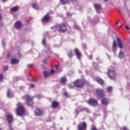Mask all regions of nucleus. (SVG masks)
Returning <instances> with one entry per match:
<instances>
[{
	"mask_svg": "<svg viewBox=\"0 0 130 130\" xmlns=\"http://www.w3.org/2000/svg\"><path fill=\"white\" fill-rule=\"evenodd\" d=\"M4 78V75L3 74H0V81H2L3 78Z\"/></svg>",
	"mask_w": 130,
	"mask_h": 130,
	"instance_id": "58836bf2",
	"label": "nucleus"
},
{
	"mask_svg": "<svg viewBox=\"0 0 130 130\" xmlns=\"http://www.w3.org/2000/svg\"><path fill=\"white\" fill-rule=\"evenodd\" d=\"M116 46H117V45L116 44V41H115V40L113 41V46L112 47L113 48H116Z\"/></svg>",
	"mask_w": 130,
	"mask_h": 130,
	"instance_id": "cd10ccee",
	"label": "nucleus"
},
{
	"mask_svg": "<svg viewBox=\"0 0 130 130\" xmlns=\"http://www.w3.org/2000/svg\"><path fill=\"white\" fill-rule=\"evenodd\" d=\"M9 128L10 130H14V129L13 128V127L12 126V124H9Z\"/></svg>",
	"mask_w": 130,
	"mask_h": 130,
	"instance_id": "79ce46f5",
	"label": "nucleus"
},
{
	"mask_svg": "<svg viewBox=\"0 0 130 130\" xmlns=\"http://www.w3.org/2000/svg\"><path fill=\"white\" fill-rule=\"evenodd\" d=\"M59 106V103L56 101H53L52 102L51 107L54 109H55L57 107Z\"/></svg>",
	"mask_w": 130,
	"mask_h": 130,
	"instance_id": "2eb2a0df",
	"label": "nucleus"
},
{
	"mask_svg": "<svg viewBox=\"0 0 130 130\" xmlns=\"http://www.w3.org/2000/svg\"><path fill=\"white\" fill-rule=\"evenodd\" d=\"M107 92L108 93H111L112 92V86H108L107 88Z\"/></svg>",
	"mask_w": 130,
	"mask_h": 130,
	"instance_id": "393cba45",
	"label": "nucleus"
},
{
	"mask_svg": "<svg viewBox=\"0 0 130 130\" xmlns=\"http://www.w3.org/2000/svg\"><path fill=\"white\" fill-rule=\"evenodd\" d=\"M88 103L89 105H90V106H93V107H95V106H97V105H98V102H97V100L94 99H89L88 101Z\"/></svg>",
	"mask_w": 130,
	"mask_h": 130,
	"instance_id": "39448f33",
	"label": "nucleus"
},
{
	"mask_svg": "<svg viewBox=\"0 0 130 130\" xmlns=\"http://www.w3.org/2000/svg\"><path fill=\"white\" fill-rule=\"evenodd\" d=\"M120 130H128V129L126 126H124L121 127Z\"/></svg>",
	"mask_w": 130,
	"mask_h": 130,
	"instance_id": "e433bc0d",
	"label": "nucleus"
},
{
	"mask_svg": "<svg viewBox=\"0 0 130 130\" xmlns=\"http://www.w3.org/2000/svg\"><path fill=\"white\" fill-rule=\"evenodd\" d=\"M3 23H0V26H3Z\"/></svg>",
	"mask_w": 130,
	"mask_h": 130,
	"instance_id": "603ef678",
	"label": "nucleus"
},
{
	"mask_svg": "<svg viewBox=\"0 0 130 130\" xmlns=\"http://www.w3.org/2000/svg\"><path fill=\"white\" fill-rule=\"evenodd\" d=\"M55 27L56 30L60 33H64L68 30L67 25L64 23L56 24Z\"/></svg>",
	"mask_w": 130,
	"mask_h": 130,
	"instance_id": "f03ea898",
	"label": "nucleus"
},
{
	"mask_svg": "<svg viewBox=\"0 0 130 130\" xmlns=\"http://www.w3.org/2000/svg\"><path fill=\"white\" fill-rule=\"evenodd\" d=\"M8 0H3V2H4V3H5V2H7Z\"/></svg>",
	"mask_w": 130,
	"mask_h": 130,
	"instance_id": "3c124183",
	"label": "nucleus"
},
{
	"mask_svg": "<svg viewBox=\"0 0 130 130\" xmlns=\"http://www.w3.org/2000/svg\"><path fill=\"white\" fill-rule=\"evenodd\" d=\"M118 56L119 58H123L124 57V54H123V52L122 51H120L119 53Z\"/></svg>",
	"mask_w": 130,
	"mask_h": 130,
	"instance_id": "4be33fe9",
	"label": "nucleus"
},
{
	"mask_svg": "<svg viewBox=\"0 0 130 130\" xmlns=\"http://www.w3.org/2000/svg\"><path fill=\"white\" fill-rule=\"evenodd\" d=\"M27 79H28V81H33L34 82H36V81H37V80H36V79L32 78L31 76H28L27 77Z\"/></svg>",
	"mask_w": 130,
	"mask_h": 130,
	"instance_id": "a878e982",
	"label": "nucleus"
},
{
	"mask_svg": "<svg viewBox=\"0 0 130 130\" xmlns=\"http://www.w3.org/2000/svg\"><path fill=\"white\" fill-rule=\"evenodd\" d=\"M74 85L75 87H77V88H82L84 86L83 82H74Z\"/></svg>",
	"mask_w": 130,
	"mask_h": 130,
	"instance_id": "9d476101",
	"label": "nucleus"
},
{
	"mask_svg": "<svg viewBox=\"0 0 130 130\" xmlns=\"http://www.w3.org/2000/svg\"><path fill=\"white\" fill-rule=\"evenodd\" d=\"M6 119L8 123L11 124L14 121V117L12 114H8L6 115Z\"/></svg>",
	"mask_w": 130,
	"mask_h": 130,
	"instance_id": "0eeeda50",
	"label": "nucleus"
},
{
	"mask_svg": "<svg viewBox=\"0 0 130 130\" xmlns=\"http://www.w3.org/2000/svg\"><path fill=\"white\" fill-rule=\"evenodd\" d=\"M11 61L12 64H17V63H19V59H18L12 58Z\"/></svg>",
	"mask_w": 130,
	"mask_h": 130,
	"instance_id": "f3484780",
	"label": "nucleus"
},
{
	"mask_svg": "<svg viewBox=\"0 0 130 130\" xmlns=\"http://www.w3.org/2000/svg\"><path fill=\"white\" fill-rule=\"evenodd\" d=\"M99 83L100 85H103V84H104V82H99Z\"/></svg>",
	"mask_w": 130,
	"mask_h": 130,
	"instance_id": "de8ad7c7",
	"label": "nucleus"
},
{
	"mask_svg": "<svg viewBox=\"0 0 130 130\" xmlns=\"http://www.w3.org/2000/svg\"><path fill=\"white\" fill-rule=\"evenodd\" d=\"M7 96L9 98H10V96H11V90L10 89H8L7 90Z\"/></svg>",
	"mask_w": 130,
	"mask_h": 130,
	"instance_id": "2f4dec72",
	"label": "nucleus"
},
{
	"mask_svg": "<svg viewBox=\"0 0 130 130\" xmlns=\"http://www.w3.org/2000/svg\"><path fill=\"white\" fill-rule=\"evenodd\" d=\"M105 2H108V0H104Z\"/></svg>",
	"mask_w": 130,
	"mask_h": 130,
	"instance_id": "5fc2aeb1",
	"label": "nucleus"
},
{
	"mask_svg": "<svg viewBox=\"0 0 130 130\" xmlns=\"http://www.w3.org/2000/svg\"><path fill=\"white\" fill-rule=\"evenodd\" d=\"M125 27L126 30H129V27H128V26L125 25Z\"/></svg>",
	"mask_w": 130,
	"mask_h": 130,
	"instance_id": "a18cd8bd",
	"label": "nucleus"
},
{
	"mask_svg": "<svg viewBox=\"0 0 130 130\" xmlns=\"http://www.w3.org/2000/svg\"><path fill=\"white\" fill-rule=\"evenodd\" d=\"M43 111H42L40 109H37L35 111V114L37 116H40L42 115Z\"/></svg>",
	"mask_w": 130,
	"mask_h": 130,
	"instance_id": "f8f14e48",
	"label": "nucleus"
},
{
	"mask_svg": "<svg viewBox=\"0 0 130 130\" xmlns=\"http://www.w3.org/2000/svg\"><path fill=\"white\" fill-rule=\"evenodd\" d=\"M68 56L70 58H72V57L74 56V53H73V51L72 50H69L68 52Z\"/></svg>",
	"mask_w": 130,
	"mask_h": 130,
	"instance_id": "aec40b11",
	"label": "nucleus"
},
{
	"mask_svg": "<svg viewBox=\"0 0 130 130\" xmlns=\"http://www.w3.org/2000/svg\"><path fill=\"white\" fill-rule=\"evenodd\" d=\"M32 8L36 10H38V9H39V6L37 3H35L32 5Z\"/></svg>",
	"mask_w": 130,
	"mask_h": 130,
	"instance_id": "5701e85b",
	"label": "nucleus"
},
{
	"mask_svg": "<svg viewBox=\"0 0 130 130\" xmlns=\"http://www.w3.org/2000/svg\"><path fill=\"white\" fill-rule=\"evenodd\" d=\"M60 2L62 5H66V4L69 3V0H60Z\"/></svg>",
	"mask_w": 130,
	"mask_h": 130,
	"instance_id": "bb28decb",
	"label": "nucleus"
},
{
	"mask_svg": "<svg viewBox=\"0 0 130 130\" xmlns=\"http://www.w3.org/2000/svg\"><path fill=\"white\" fill-rule=\"evenodd\" d=\"M42 45H46V39H43L42 40Z\"/></svg>",
	"mask_w": 130,
	"mask_h": 130,
	"instance_id": "473e14b6",
	"label": "nucleus"
},
{
	"mask_svg": "<svg viewBox=\"0 0 130 130\" xmlns=\"http://www.w3.org/2000/svg\"><path fill=\"white\" fill-rule=\"evenodd\" d=\"M89 57L91 60H92L93 57L92 56V55H90Z\"/></svg>",
	"mask_w": 130,
	"mask_h": 130,
	"instance_id": "09e8293b",
	"label": "nucleus"
},
{
	"mask_svg": "<svg viewBox=\"0 0 130 130\" xmlns=\"http://www.w3.org/2000/svg\"><path fill=\"white\" fill-rule=\"evenodd\" d=\"M107 75L111 80H116V72L112 69H108Z\"/></svg>",
	"mask_w": 130,
	"mask_h": 130,
	"instance_id": "7ed1b4c3",
	"label": "nucleus"
},
{
	"mask_svg": "<svg viewBox=\"0 0 130 130\" xmlns=\"http://www.w3.org/2000/svg\"><path fill=\"white\" fill-rule=\"evenodd\" d=\"M63 95L66 97H69V94L67 92L63 93Z\"/></svg>",
	"mask_w": 130,
	"mask_h": 130,
	"instance_id": "ea45409f",
	"label": "nucleus"
},
{
	"mask_svg": "<svg viewBox=\"0 0 130 130\" xmlns=\"http://www.w3.org/2000/svg\"><path fill=\"white\" fill-rule=\"evenodd\" d=\"M74 52L76 55L77 58L80 60L82 57V53H81L78 49H75Z\"/></svg>",
	"mask_w": 130,
	"mask_h": 130,
	"instance_id": "1a4fd4ad",
	"label": "nucleus"
},
{
	"mask_svg": "<svg viewBox=\"0 0 130 130\" xmlns=\"http://www.w3.org/2000/svg\"><path fill=\"white\" fill-rule=\"evenodd\" d=\"M43 75L45 78H48V77H50V73L47 71H44L43 72Z\"/></svg>",
	"mask_w": 130,
	"mask_h": 130,
	"instance_id": "412c9836",
	"label": "nucleus"
},
{
	"mask_svg": "<svg viewBox=\"0 0 130 130\" xmlns=\"http://www.w3.org/2000/svg\"><path fill=\"white\" fill-rule=\"evenodd\" d=\"M102 104L104 105H108V100L104 98L101 100Z\"/></svg>",
	"mask_w": 130,
	"mask_h": 130,
	"instance_id": "6ab92c4d",
	"label": "nucleus"
},
{
	"mask_svg": "<svg viewBox=\"0 0 130 130\" xmlns=\"http://www.w3.org/2000/svg\"><path fill=\"white\" fill-rule=\"evenodd\" d=\"M90 130H97V127H95V125H92Z\"/></svg>",
	"mask_w": 130,
	"mask_h": 130,
	"instance_id": "7c9ffc66",
	"label": "nucleus"
},
{
	"mask_svg": "<svg viewBox=\"0 0 130 130\" xmlns=\"http://www.w3.org/2000/svg\"><path fill=\"white\" fill-rule=\"evenodd\" d=\"M49 73H50V75L52 76V75H53L55 73V71L53 69H51L50 70V72Z\"/></svg>",
	"mask_w": 130,
	"mask_h": 130,
	"instance_id": "c756f323",
	"label": "nucleus"
},
{
	"mask_svg": "<svg viewBox=\"0 0 130 130\" xmlns=\"http://www.w3.org/2000/svg\"><path fill=\"white\" fill-rule=\"evenodd\" d=\"M96 82H103V79H102L100 77H96Z\"/></svg>",
	"mask_w": 130,
	"mask_h": 130,
	"instance_id": "c85d7f7f",
	"label": "nucleus"
},
{
	"mask_svg": "<svg viewBox=\"0 0 130 130\" xmlns=\"http://www.w3.org/2000/svg\"><path fill=\"white\" fill-rule=\"evenodd\" d=\"M83 110H85V111H86V112H87V113H90V110L87 108H83Z\"/></svg>",
	"mask_w": 130,
	"mask_h": 130,
	"instance_id": "c9c22d12",
	"label": "nucleus"
},
{
	"mask_svg": "<svg viewBox=\"0 0 130 130\" xmlns=\"http://www.w3.org/2000/svg\"><path fill=\"white\" fill-rule=\"evenodd\" d=\"M16 114L18 116H22L25 114V108L21 103H18L16 105Z\"/></svg>",
	"mask_w": 130,
	"mask_h": 130,
	"instance_id": "f257e3e1",
	"label": "nucleus"
},
{
	"mask_svg": "<svg viewBox=\"0 0 130 130\" xmlns=\"http://www.w3.org/2000/svg\"><path fill=\"white\" fill-rule=\"evenodd\" d=\"M30 87H31V88H34V87H35V85H34V84H30Z\"/></svg>",
	"mask_w": 130,
	"mask_h": 130,
	"instance_id": "49530a36",
	"label": "nucleus"
},
{
	"mask_svg": "<svg viewBox=\"0 0 130 130\" xmlns=\"http://www.w3.org/2000/svg\"><path fill=\"white\" fill-rule=\"evenodd\" d=\"M96 93L97 95L99 96V97H104V93L103 90L98 89L96 90Z\"/></svg>",
	"mask_w": 130,
	"mask_h": 130,
	"instance_id": "9b49d317",
	"label": "nucleus"
},
{
	"mask_svg": "<svg viewBox=\"0 0 130 130\" xmlns=\"http://www.w3.org/2000/svg\"><path fill=\"white\" fill-rule=\"evenodd\" d=\"M55 68H56V70H57V68H58V65H56Z\"/></svg>",
	"mask_w": 130,
	"mask_h": 130,
	"instance_id": "8fccbe9b",
	"label": "nucleus"
},
{
	"mask_svg": "<svg viewBox=\"0 0 130 130\" xmlns=\"http://www.w3.org/2000/svg\"><path fill=\"white\" fill-rule=\"evenodd\" d=\"M69 89H74V86H73L72 85H69Z\"/></svg>",
	"mask_w": 130,
	"mask_h": 130,
	"instance_id": "37998d69",
	"label": "nucleus"
},
{
	"mask_svg": "<svg viewBox=\"0 0 130 130\" xmlns=\"http://www.w3.org/2000/svg\"><path fill=\"white\" fill-rule=\"evenodd\" d=\"M50 21V15L49 14H46L42 19V22L43 23H47Z\"/></svg>",
	"mask_w": 130,
	"mask_h": 130,
	"instance_id": "6e6552de",
	"label": "nucleus"
},
{
	"mask_svg": "<svg viewBox=\"0 0 130 130\" xmlns=\"http://www.w3.org/2000/svg\"><path fill=\"white\" fill-rule=\"evenodd\" d=\"M22 26V22L20 21H17L14 24V27L17 30L21 28V26Z\"/></svg>",
	"mask_w": 130,
	"mask_h": 130,
	"instance_id": "ddd939ff",
	"label": "nucleus"
},
{
	"mask_svg": "<svg viewBox=\"0 0 130 130\" xmlns=\"http://www.w3.org/2000/svg\"><path fill=\"white\" fill-rule=\"evenodd\" d=\"M33 67H34L33 64H29L27 65V68H29V69H32Z\"/></svg>",
	"mask_w": 130,
	"mask_h": 130,
	"instance_id": "f704fd0d",
	"label": "nucleus"
},
{
	"mask_svg": "<svg viewBox=\"0 0 130 130\" xmlns=\"http://www.w3.org/2000/svg\"><path fill=\"white\" fill-rule=\"evenodd\" d=\"M0 130H2V128L0 127Z\"/></svg>",
	"mask_w": 130,
	"mask_h": 130,
	"instance_id": "4d7b16f0",
	"label": "nucleus"
},
{
	"mask_svg": "<svg viewBox=\"0 0 130 130\" xmlns=\"http://www.w3.org/2000/svg\"><path fill=\"white\" fill-rule=\"evenodd\" d=\"M47 61H48V59H45L44 60V63L46 64H47Z\"/></svg>",
	"mask_w": 130,
	"mask_h": 130,
	"instance_id": "a19ab883",
	"label": "nucleus"
},
{
	"mask_svg": "<svg viewBox=\"0 0 130 130\" xmlns=\"http://www.w3.org/2000/svg\"><path fill=\"white\" fill-rule=\"evenodd\" d=\"M25 97L26 98V102L28 106H32L33 104H34V102H33L34 98L30 96L29 94H27Z\"/></svg>",
	"mask_w": 130,
	"mask_h": 130,
	"instance_id": "20e7f679",
	"label": "nucleus"
},
{
	"mask_svg": "<svg viewBox=\"0 0 130 130\" xmlns=\"http://www.w3.org/2000/svg\"><path fill=\"white\" fill-rule=\"evenodd\" d=\"M75 112H76V113H78V112H77V110H75Z\"/></svg>",
	"mask_w": 130,
	"mask_h": 130,
	"instance_id": "6e6d98bb",
	"label": "nucleus"
},
{
	"mask_svg": "<svg viewBox=\"0 0 130 130\" xmlns=\"http://www.w3.org/2000/svg\"><path fill=\"white\" fill-rule=\"evenodd\" d=\"M28 23H29V21H27Z\"/></svg>",
	"mask_w": 130,
	"mask_h": 130,
	"instance_id": "13d9d810",
	"label": "nucleus"
},
{
	"mask_svg": "<svg viewBox=\"0 0 130 130\" xmlns=\"http://www.w3.org/2000/svg\"><path fill=\"white\" fill-rule=\"evenodd\" d=\"M67 81H68V78L66 76H62L60 78V82H67Z\"/></svg>",
	"mask_w": 130,
	"mask_h": 130,
	"instance_id": "b1692460",
	"label": "nucleus"
},
{
	"mask_svg": "<svg viewBox=\"0 0 130 130\" xmlns=\"http://www.w3.org/2000/svg\"><path fill=\"white\" fill-rule=\"evenodd\" d=\"M117 24H118V22H116V25H117Z\"/></svg>",
	"mask_w": 130,
	"mask_h": 130,
	"instance_id": "864d4df0",
	"label": "nucleus"
},
{
	"mask_svg": "<svg viewBox=\"0 0 130 130\" xmlns=\"http://www.w3.org/2000/svg\"><path fill=\"white\" fill-rule=\"evenodd\" d=\"M94 7L96 10V11H100L102 9V7H101V5L98 4H94Z\"/></svg>",
	"mask_w": 130,
	"mask_h": 130,
	"instance_id": "dca6fc26",
	"label": "nucleus"
},
{
	"mask_svg": "<svg viewBox=\"0 0 130 130\" xmlns=\"http://www.w3.org/2000/svg\"><path fill=\"white\" fill-rule=\"evenodd\" d=\"M78 130H86L87 129V123L85 122H82L78 125Z\"/></svg>",
	"mask_w": 130,
	"mask_h": 130,
	"instance_id": "423d86ee",
	"label": "nucleus"
},
{
	"mask_svg": "<svg viewBox=\"0 0 130 130\" xmlns=\"http://www.w3.org/2000/svg\"><path fill=\"white\" fill-rule=\"evenodd\" d=\"M3 70L4 72H6V71H8V70H9V67H8V66H4L3 68Z\"/></svg>",
	"mask_w": 130,
	"mask_h": 130,
	"instance_id": "72a5a7b5",
	"label": "nucleus"
},
{
	"mask_svg": "<svg viewBox=\"0 0 130 130\" xmlns=\"http://www.w3.org/2000/svg\"><path fill=\"white\" fill-rule=\"evenodd\" d=\"M117 41L119 48H120V49H122V48H123V45L122 44L121 40H120V39H119V38H117Z\"/></svg>",
	"mask_w": 130,
	"mask_h": 130,
	"instance_id": "4468645a",
	"label": "nucleus"
},
{
	"mask_svg": "<svg viewBox=\"0 0 130 130\" xmlns=\"http://www.w3.org/2000/svg\"><path fill=\"white\" fill-rule=\"evenodd\" d=\"M10 11H11V12H13V13H15V12H17L19 11V6H15V7H12L10 9Z\"/></svg>",
	"mask_w": 130,
	"mask_h": 130,
	"instance_id": "a211bd4d",
	"label": "nucleus"
},
{
	"mask_svg": "<svg viewBox=\"0 0 130 130\" xmlns=\"http://www.w3.org/2000/svg\"><path fill=\"white\" fill-rule=\"evenodd\" d=\"M120 27H121V25H120Z\"/></svg>",
	"mask_w": 130,
	"mask_h": 130,
	"instance_id": "bf43d9fd",
	"label": "nucleus"
},
{
	"mask_svg": "<svg viewBox=\"0 0 130 130\" xmlns=\"http://www.w3.org/2000/svg\"><path fill=\"white\" fill-rule=\"evenodd\" d=\"M3 20V15L2 14H0V22Z\"/></svg>",
	"mask_w": 130,
	"mask_h": 130,
	"instance_id": "c03bdc74",
	"label": "nucleus"
},
{
	"mask_svg": "<svg viewBox=\"0 0 130 130\" xmlns=\"http://www.w3.org/2000/svg\"><path fill=\"white\" fill-rule=\"evenodd\" d=\"M75 82H86L85 80H82L81 79H77Z\"/></svg>",
	"mask_w": 130,
	"mask_h": 130,
	"instance_id": "4c0bfd02",
	"label": "nucleus"
}]
</instances>
